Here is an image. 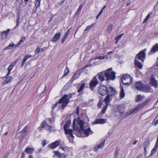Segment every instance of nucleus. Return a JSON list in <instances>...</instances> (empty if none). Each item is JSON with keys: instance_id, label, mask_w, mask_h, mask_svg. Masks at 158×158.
I'll return each mask as SVG.
<instances>
[{"instance_id": "nucleus-1", "label": "nucleus", "mask_w": 158, "mask_h": 158, "mask_svg": "<svg viewBox=\"0 0 158 158\" xmlns=\"http://www.w3.org/2000/svg\"><path fill=\"white\" fill-rule=\"evenodd\" d=\"M77 122L79 126L80 130L81 131H83L84 133L86 135V137L93 133V132L91 131L89 127L85 128V124L83 120L80 119V118H78Z\"/></svg>"}, {"instance_id": "nucleus-2", "label": "nucleus", "mask_w": 158, "mask_h": 158, "mask_svg": "<svg viewBox=\"0 0 158 158\" xmlns=\"http://www.w3.org/2000/svg\"><path fill=\"white\" fill-rule=\"evenodd\" d=\"M71 124V121L69 120L66 122L64 126V130L65 134L69 135L67 137L70 142L73 140L74 137L73 135V130L72 129H69Z\"/></svg>"}, {"instance_id": "nucleus-3", "label": "nucleus", "mask_w": 158, "mask_h": 158, "mask_svg": "<svg viewBox=\"0 0 158 158\" xmlns=\"http://www.w3.org/2000/svg\"><path fill=\"white\" fill-rule=\"evenodd\" d=\"M148 101L147 100H145L142 103L136 107L132 110L128 112L126 114V115L128 116L133 114H135L137 113L140 110L148 104Z\"/></svg>"}, {"instance_id": "nucleus-4", "label": "nucleus", "mask_w": 158, "mask_h": 158, "mask_svg": "<svg viewBox=\"0 0 158 158\" xmlns=\"http://www.w3.org/2000/svg\"><path fill=\"white\" fill-rule=\"evenodd\" d=\"M72 94H70L68 95L65 94L59 101L58 103H62L61 106L63 109L69 103L70 99L72 97Z\"/></svg>"}, {"instance_id": "nucleus-5", "label": "nucleus", "mask_w": 158, "mask_h": 158, "mask_svg": "<svg viewBox=\"0 0 158 158\" xmlns=\"http://www.w3.org/2000/svg\"><path fill=\"white\" fill-rule=\"evenodd\" d=\"M115 73L112 71V68H110L105 71V77L106 80H114L115 78Z\"/></svg>"}, {"instance_id": "nucleus-6", "label": "nucleus", "mask_w": 158, "mask_h": 158, "mask_svg": "<svg viewBox=\"0 0 158 158\" xmlns=\"http://www.w3.org/2000/svg\"><path fill=\"white\" fill-rule=\"evenodd\" d=\"M121 79L123 83L125 85H130L133 81L132 78L130 75L127 74L123 75Z\"/></svg>"}, {"instance_id": "nucleus-7", "label": "nucleus", "mask_w": 158, "mask_h": 158, "mask_svg": "<svg viewBox=\"0 0 158 158\" xmlns=\"http://www.w3.org/2000/svg\"><path fill=\"white\" fill-rule=\"evenodd\" d=\"M146 51V49H144L143 50L140 51L138 54L136 55L135 59H137L139 60H141L142 62L144 60L145 57Z\"/></svg>"}, {"instance_id": "nucleus-8", "label": "nucleus", "mask_w": 158, "mask_h": 158, "mask_svg": "<svg viewBox=\"0 0 158 158\" xmlns=\"http://www.w3.org/2000/svg\"><path fill=\"white\" fill-rule=\"evenodd\" d=\"M98 80L96 77H94L89 84L90 88L92 90H93L96 86L98 84Z\"/></svg>"}, {"instance_id": "nucleus-9", "label": "nucleus", "mask_w": 158, "mask_h": 158, "mask_svg": "<svg viewBox=\"0 0 158 158\" xmlns=\"http://www.w3.org/2000/svg\"><path fill=\"white\" fill-rule=\"evenodd\" d=\"M99 94L102 95H105L107 94V88L105 85H101L98 89Z\"/></svg>"}, {"instance_id": "nucleus-10", "label": "nucleus", "mask_w": 158, "mask_h": 158, "mask_svg": "<svg viewBox=\"0 0 158 158\" xmlns=\"http://www.w3.org/2000/svg\"><path fill=\"white\" fill-rule=\"evenodd\" d=\"M141 91H143L147 92H153V89H152L150 86L148 85L143 84L142 89Z\"/></svg>"}, {"instance_id": "nucleus-11", "label": "nucleus", "mask_w": 158, "mask_h": 158, "mask_svg": "<svg viewBox=\"0 0 158 158\" xmlns=\"http://www.w3.org/2000/svg\"><path fill=\"white\" fill-rule=\"evenodd\" d=\"M150 80V84L155 88L157 87V81L155 79V76L154 75H152L151 76Z\"/></svg>"}, {"instance_id": "nucleus-12", "label": "nucleus", "mask_w": 158, "mask_h": 158, "mask_svg": "<svg viewBox=\"0 0 158 158\" xmlns=\"http://www.w3.org/2000/svg\"><path fill=\"white\" fill-rule=\"evenodd\" d=\"M60 144V142L58 140H57L54 142L48 145L49 148H50L51 149H53L58 146Z\"/></svg>"}, {"instance_id": "nucleus-13", "label": "nucleus", "mask_w": 158, "mask_h": 158, "mask_svg": "<svg viewBox=\"0 0 158 158\" xmlns=\"http://www.w3.org/2000/svg\"><path fill=\"white\" fill-rule=\"evenodd\" d=\"M110 95H114L116 93V91L112 87H109L107 88V94Z\"/></svg>"}, {"instance_id": "nucleus-14", "label": "nucleus", "mask_w": 158, "mask_h": 158, "mask_svg": "<svg viewBox=\"0 0 158 158\" xmlns=\"http://www.w3.org/2000/svg\"><path fill=\"white\" fill-rule=\"evenodd\" d=\"M98 79L101 81L105 80V71L99 73L97 74Z\"/></svg>"}, {"instance_id": "nucleus-15", "label": "nucleus", "mask_w": 158, "mask_h": 158, "mask_svg": "<svg viewBox=\"0 0 158 158\" xmlns=\"http://www.w3.org/2000/svg\"><path fill=\"white\" fill-rule=\"evenodd\" d=\"M55 155L57 156L59 158H65L67 155L64 153H61L58 151H54Z\"/></svg>"}, {"instance_id": "nucleus-16", "label": "nucleus", "mask_w": 158, "mask_h": 158, "mask_svg": "<svg viewBox=\"0 0 158 158\" xmlns=\"http://www.w3.org/2000/svg\"><path fill=\"white\" fill-rule=\"evenodd\" d=\"M10 31V29H8L6 31H2V39H6L7 38Z\"/></svg>"}, {"instance_id": "nucleus-17", "label": "nucleus", "mask_w": 158, "mask_h": 158, "mask_svg": "<svg viewBox=\"0 0 158 158\" xmlns=\"http://www.w3.org/2000/svg\"><path fill=\"white\" fill-rule=\"evenodd\" d=\"M42 127V128L46 127L48 130H50L53 127V126H51L48 125L47 123L46 122L43 121L41 123Z\"/></svg>"}, {"instance_id": "nucleus-18", "label": "nucleus", "mask_w": 158, "mask_h": 158, "mask_svg": "<svg viewBox=\"0 0 158 158\" xmlns=\"http://www.w3.org/2000/svg\"><path fill=\"white\" fill-rule=\"evenodd\" d=\"M106 122V121L103 118H98L96 119L94 122V124H104Z\"/></svg>"}, {"instance_id": "nucleus-19", "label": "nucleus", "mask_w": 158, "mask_h": 158, "mask_svg": "<svg viewBox=\"0 0 158 158\" xmlns=\"http://www.w3.org/2000/svg\"><path fill=\"white\" fill-rule=\"evenodd\" d=\"M143 84L140 81H138L135 83V86L137 89L139 90H141Z\"/></svg>"}, {"instance_id": "nucleus-20", "label": "nucleus", "mask_w": 158, "mask_h": 158, "mask_svg": "<svg viewBox=\"0 0 158 158\" xmlns=\"http://www.w3.org/2000/svg\"><path fill=\"white\" fill-rule=\"evenodd\" d=\"M60 33L56 34L54 37L52 39V41L53 43H55L56 42L60 39Z\"/></svg>"}, {"instance_id": "nucleus-21", "label": "nucleus", "mask_w": 158, "mask_h": 158, "mask_svg": "<svg viewBox=\"0 0 158 158\" xmlns=\"http://www.w3.org/2000/svg\"><path fill=\"white\" fill-rule=\"evenodd\" d=\"M34 151V149L31 148H26L25 150V152L28 154H32Z\"/></svg>"}, {"instance_id": "nucleus-22", "label": "nucleus", "mask_w": 158, "mask_h": 158, "mask_svg": "<svg viewBox=\"0 0 158 158\" xmlns=\"http://www.w3.org/2000/svg\"><path fill=\"white\" fill-rule=\"evenodd\" d=\"M135 64L136 66L139 69H141L142 68L143 65H142L141 63L135 59Z\"/></svg>"}, {"instance_id": "nucleus-23", "label": "nucleus", "mask_w": 158, "mask_h": 158, "mask_svg": "<svg viewBox=\"0 0 158 158\" xmlns=\"http://www.w3.org/2000/svg\"><path fill=\"white\" fill-rule=\"evenodd\" d=\"M120 88L121 90L120 94V96L121 98H123L124 97L125 94L123 86H122L121 85H120Z\"/></svg>"}, {"instance_id": "nucleus-24", "label": "nucleus", "mask_w": 158, "mask_h": 158, "mask_svg": "<svg viewBox=\"0 0 158 158\" xmlns=\"http://www.w3.org/2000/svg\"><path fill=\"white\" fill-rule=\"evenodd\" d=\"M80 84H81V86L78 90L77 92L78 93H80L81 92L84 88L85 85V83H82V81L81 82Z\"/></svg>"}, {"instance_id": "nucleus-25", "label": "nucleus", "mask_w": 158, "mask_h": 158, "mask_svg": "<svg viewBox=\"0 0 158 158\" xmlns=\"http://www.w3.org/2000/svg\"><path fill=\"white\" fill-rule=\"evenodd\" d=\"M158 51V44H156L154 45L151 50V52H156Z\"/></svg>"}, {"instance_id": "nucleus-26", "label": "nucleus", "mask_w": 158, "mask_h": 158, "mask_svg": "<svg viewBox=\"0 0 158 158\" xmlns=\"http://www.w3.org/2000/svg\"><path fill=\"white\" fill-rule=\"evenodd\" d=\"M13 80V78L10 77L9 76L6 77V80L3 82L4 84H6L8 83L11 82Z\"/></svg>"}, {"instance_id": "nucleus-27", "label": "nucleus", "mask_w": 158, "mask_h": 158, "mask_svg": "<svg viewBox=\"0 0 158 158\" xmlns=\"http://www.w3.org/2000/svg\"><path fill=\"white\" fill-rule=\"evenodd\" d=\"M110 96L111 95H110V94L107 95L106 97L104 99V101L106 102V104L109 105V103L110 101Z\"/></svg>"}, {"instance_id": "nucleus-28", "label": "nucleus", "mask_w": 158, "mask_h": 158, "mask_svg": "<svg viewBox=\"0 0 158 158\" xmlns=\"http://www.w3.org/2000/svg\"><path fill=\"white\" fill-rule=\"evenodd\" d=\"M152 14V12H150L148 13V15L146 16L144 20L143 23H144L146 22L148 19L149 18L150 16Z\"/></svg>"}, {"instance_id": "nucleus-29", "label": "nucleus", "mask_w": 158, "mask_h": 158, "mask_svg": "<svg viewBox=\"0 0 158 158\" xmlns=\"http://www.w3.org/2000/svg\"><path fill=\"white\" fill-rule=\"evenodd\" d=\"M152 14V12H150L148 13V15L146 16L144 20L143 23H144L146 22L148 19L149 18L150 16Z\"/></svg>"}, {"instance_id": "nucleus-30", "label": "nucleus", "mask_w": 158, "mask_h": 158, "mask_svg": "<svg viewBox=\"0 0 158 158\" xmlns=\"http://www.w3.org/2000/svg\"><path fill=\"white\" fill-rule=\"evenodd\" d=\"M40 5V2H35V6L34 7L33 10V12L34 13L36 11L37 8Z\"/></svg>"}, {"instance_id": "nucleus-31", "label": "nucleus", "mask_w": 158, "mask_h": 158, "mask_svg": "<svg viewBox=\"0 0 158 158\" xmlns=\"http://www.w3.org/2000/svg\"><path fill=\"white\" fill-rule=\"evenodd\" d=\"M80 74L76 72L72 78V81H74L76 79H77L80 76Z\"/></svg>"}, {"instance_id": "nucleus-32", "label": "nucleus", "mask_w": 158, "mask_h": 158, "mask_svg": "<svg viewBox=\"0 0 158 158\" xmlns=\"http://www.w3.org/2000/svg\"><path fill=\"white\" fill-rule=\"evenodd\" d=\"M113 27L114 26L112 24H110L109 25L107 30L108 33H110L111 32Z\"/></svg>"}, {"instance_id": "nucleus-33", "label": "nucleus", "mask_w": 158, "mask_h": 158, "mask_svg": "<svg viewBox=\"0 0 158 158\" xmlns=\"http://www.w3.org/2000/svg\"><path fill=\"white\" fill-rule=\"evenodd\" d=\"M20 19V18L19 15H18L17 18L16 20V26L13 28L14 29H16V27H18L19 25V21Z\"/></svg>"}, {"instance_id": "nucleus-34", "label": "nucleus", "mask_w": 158, "mask_h": 158, "mask_svg": "<svg viewBox=\"0 0 158 158\" xmlns=\"http://www.w3.org/2000/svg\"><path fill=\"white\" fill-rule=\"evenodd\" d=\"M108 58V56L107 55H105L103 56H97L95 58V60H96L97 59H99V60L103 59L105 58L107 59Z\"/></svg>"}, {"instance_id": "nucleus-35", "label": "nucleus", "mask_w": 158, "mask_h": 158, "mask_svg": "<svg viewBox=\"0 0 158 158\" xmlns=\"http://www.w3.org/2000/svg\"><path fill=\"white\" fill-rule=\"evenodd\" d=\"M83 6V5L81 4L80 5L79 7H78L76 13V15L77 14H79L81 9Z\"/></svg>"}, {"instance_id": "nucleus-36", "label": "nucleus", "mask_w": 158, "mask_h": 158, "mask_svg": "<svg viewBox=\"0 0 158 158\" xmlns=\"http://www.w3.org/2000/svg\"><path fill=\"white\" fill-rule=\"evenodd\" d=\"M148 141H146L144 143L143 148L145 153L146 152V148L148 145Z\"/></svg>"}, {"instance_id": "nucleus-37", "label": "nucleus", "mask_w": 158, "mask_h": 158, "mask_svg": "<svg viewBox=\"0 0 158 158\" xmlns=\"http://www.w3.org/2000/svg\"><path fill=\"white\" fill-rule=\"evenodd\" d=\"M26 39V37H22L20 39L19 43L18 44H20L23 43Z\"/></svg>"}, {"instance_id": "nucleus-38", "label": "nucleus", "mask_w": 158, "mask_h": 158, "mask_svg": "<svg viewBox=\"0 0 158 158\" xmlns=\"http://www.w3.org/2000/svg\"><path fill=\"white\" fill-rule=\"evenodd\" d=\"M157 148H158V147H156V146H154V147L153 148V149L152 150L151 152V153L150 155L149 156H150L151 155H152L155 152Z\"/></svg>"}, {"instance_id": "nucleus-39", "label": "nucleus", "mask_w": 158, "mask_h": 158, "mask_svg": "<svg viewBox=\"0 0 158 158\" xmlns=\"http://www.w3.org/2000/svg\"><path fill=\"white\" fill-rule=\"evenodd\" d=\"M69 69L67 67H66L64 70V73L63 76H65L67 75L69 73Z\"/></svg>"}, {"instance_id": "nucleus-40", "label": "nucleus", "mask_w": 158, "mask_h": 158, "mask_svg": "<svg viewBox=\"0 0 158 158\" xmlns=\"http://www.w3.org/2000/svg\"><path fill=\"white\" fill-rule=\"evenodd\" d=\"M15 45L14 44L11 43H10L7 47V48L8 49H11Z\"/></svg>"}, {"instance_id": "nucleus-41", "label": "nucleus", "mask_w": 158, "mask_h": 158, "mask_svg": "<svg viewBox=\"0 0 158 158\" xmlns=\"http://www.w3.org/2000/svg\"><path fill=\"white\" fill-rule=\"evenodd\" d=\"M108 105H108L107 104H107H106V105L104 107L102 110V113L103 114H104L105 113L106 110L107 109Z\"/></svg>"}, {"instance_id": "nucleus-42", "label": "nucleus", "mask_w": 158, "mask_h": 158, "mask_svg": "<svg viewBox=\"0 0 158 158\" xmlns=\"http://www.w3.org/2000/svg\"><path fill=\"white\" fill-rule=\"evenodd\" d=\"M105 140H104L100 144H99L98 145L99 148H102L104 145Z\"/></svg>"}, {"instance_id": "nucleus-43", "label": "nucleus", "mask_w": 158, "mask_h": 158, "mask_svg": "<svg viewBox=\"0 0 158 158\" xmlns=\"http://www.w3.org/2000/svg\"><path fill=\"white\" fill-rule=\"evenodd\" d=\"M94 24L88 26L84 30V31H86L89 30L94 25Z\"/></svg>"}, {"instance_id": "nucleus-44", "label": "nucleus", "mask_w": 158, "mask_h": 158, "mask_svg": "<svg viewBox=\"0 0 158 158\" xmlns=\"http://www.w3.org/2000/svg\"><path fill=\"white\" fill-rule=\"evenodd\" d=\"M28 129V127L27 126H25L24 128L21 131V133H26L27 129Z\"/></svg>"}, {"instance_id": "nucleus-45", "label": "nucleus", "mask_w": 158, "mask_h": 158, "mask_svg": "<svg viewBox=\"0 0 158 158\" xmlns=\"http://www.w3.org/2000/svg\"><path fill=\"white\" fill-rule=\"evenodd\" d=\"M123 35V34H122L118 35L115 38V39L117 40V41H118L119 40L121 39V38Z\"/></svg>"}, {"instance_id": "nucleus-46", "label": "nucleus", "mask_w": 158, "mask_h": 158, "mask_svg": "<svg viewBox=\"0 0 158 158\" xmlns=\"http://www.w3.org/2000/svg\"><path fill=\"white\" fill-rule=\"evenodd\" d=\"M158 124V119L156 120L155 119H154L152 123V124H154L155 126H156Z\"/></svg>"}, {"instance_id": "nucleus-47", "label": "nucleus", "mask_w": 158, "mask_h": 158, "mask_svg": "<svg viewBox=\"0 0 158 158\" xmlns=\"http://www.w3.org/2000/svg\"><path fill=\"white\" fill-rule=\"evenodd\" d=\"M73 129L74 130H77V129H78V127H76L75 126V120H74L73 122Z\"/></svg>"}, {"instance_id": "nucleus-48", "label": "nucleus", "mask_w": 158, "mask_h": 158, "mask_svg": "<svg viewBox=\"0 0 158 158\" xmlns=\"http://www.w3.org/2000/svg\"><path fill=\"white\" fill-rule=\"evenodd\" d=\"M13 68L12 65L11 64H10L8 66L7 69L8 71L10 72Z\"/></svg>"}, {"instance_id": "nucleus-49", "label": "nucleus", "mask_w": 158, "mask_h": 158, "mask_svg": "<svg viewBox=\"0 0 158 158\" xmlns=\"http://www.w3.org/2000/svg\"><path fill=\"white\" fill-rule=\"evenodd\" d=\"M141 99V95H137V96L136 101L138 102Z\"/></svg>"}, {"instance_id": "nucleus-50", "label": "nucleus", "mask_w": 158, "mask_h": 158, "mask_svg": "<svg viewBox=\"0 0 158 158\" xmlns=\"http://www.w3.org/2000/svg\"><path fill=\"white\" fill-rule=\"evenodd\" d=\"M79 107L77 106V107L76 110V113L77 115H78L79 114Z\"/></svg>"}, {"instance_id": "nucleus-51", "label": "nucleus", "mask_w": 158, "mask_h": 158, "mask_svg": "<svg viewBox=\"0 0 158 158\" xmlns=\"http://www.w3.org/2000/svg\"><path fill=\"white\" fill-rule=\"evenodd\" d=\"M38 53H39L40 52H41L43 51V50L42 49H39V48H37L36 49V51H38Z\"/></svg>"}, {"instance_id": "nucleus-52", "label": "nucleus", "mask_w": 158, "mask_h": 158, "mask_svg": "<svg viewBox=\"0 0 158 158\" xmlns=\"http://www.w3.org/2000/svg\"><path fill=\"white\" fill-rule=\"evenodd\" d=\"M42 144L43 146H44L46 144L45 141L44 140L42 142Z\"/></svg>"}, {"instance_id": "nucleus-53", "label": "nucleus", "mask_w": 158, "mask_h": 158, "mask_svg": "<svg viewBox=\"0 0 158 158\" xmlns=\"http://www.w3.org/2000/svg\"><path fill=\"white\" fill-rule=\"evenodd\" d=\"M21 133L22 137L23 138H24L26 136V133L24 132Z\"/></svg>"}, {"instance_id": "nucleus-54", "label": "nucleus", "mask_w": 158, "mask_h": 158, "mask_svg": "<svg viewBox=\"0 0 158 158\" xmlns=\"http://www.w3.org/2000/svg\"><path fill=\"white\" fill-rule=\"evenodd\" d=\"M118 111L121 113L122 114H123L124 111L123 110H120V109H119V107H118Z\"/></svg>"}, {"instance_id": "nucleus-55", "label": "nucleus", "mask_w": 158, "mask_h": 158, "mask_svg": "<svg viewBox=\"0 0 158 158\" xmlns=\"http://www.w3.org/2000/svg\"><path fill=\"white\" fill-rule=\"evenodd\" d=\"M25 156V153L24 152H23L22 153V154L20 158H24Z\"/></svg>"}, {"instance_id": "nucleus-56", "label": "nucleus", "mask_w": 158, "mask_h": 158, "mask_svg": "<svg viewBox=\"0 0 158 158\" xmlns=\"http://www.w3.org/2000/svg\"><path fill=\"white\" fill-rule=\"evenodd\" d=\"M102 14V12H100L96 16V19H98V18L99 16L101 15Z\"/></svg>"}, {"instance_id": "nucleus-57", "label": "nucleus", "mask_w": 158, "mask_h": 158, "mask_svg": "<svg viewBox=\"0 0 158 158\" xmlns=\"http://www.w3.org/2000/svg\"><path fill=\"white\" fill-rule=\"evenodd\" d=\"M69 35V34L66 32L65 34H64V37L66 39L68 37Z\"/></svg>"}, {"instance_id": "nucleus-58", "label": "nucleus", "mask_w": 158, "mask_h": 158, "mask_svg": "<svg viewBox=\"0 0 158 158\" xmlns=\"http://www.w3.org/2000/svg\"><path fill=\"white\" fill-rule=\"evenodd\" d=\"M46 122H51L52 121V119L50 118H47L46 119Z\"/></svg>"}, {"instance_id": "nucleus-59", "label": "nucleus", "mask_w": 158, "mask_h": 158, "mask_svg": "<svg viewBox=\"0 0 158 158\" xmlns=\"http://www.w3.org/2000/svg\"><path fill=\"white\" fill-rule=\"evenodd\" d=\"M118 151H119L118 150L117 148H116V150H115L114 153L116 156L118 154Z\"/></svg>"}, {"instance_id": "nucleus-60", "label": "nucleus", "mask_w": 158, "mask_h": 158, "mask_svg": "<svg viewBox=\"0 0 158 158\" xmlns=\"http://www.w3.org/2000/svg\"><path fill=\"white\" fill-rule=\"evenodd\" d=\"M155 146H156L157 147H158V137L157 138V139Z\"/></svg>"}, {"instance_id": "nucleus-61", "label": "nucleus", "mask_w": 158, "mask_h": 158, "mask_svg": "<svg viewBox=\"0 0 158 158\" xmlns=\"http://www.w3.org/2000/svg\"><path fill=\"white\" fill-rule=\"evenodd\" d=\"M98 148H98V147L97 146H96L94 148V150L95 151H96L98 149Z\"/></svg>"}, {"instance_id": "nucleus-62", "label": "nucleus", "mask_w": 158, "mask_h": 158, "mask_svg": "<svg viewBox=\"0 0 158 158\" xmlns=\"http://www.w3.org/2000/svg\"><path fill=\"white\" fill-rule=\"evenodd\" d=\"M66 38L63 37V39H62V40L61 41V42L63 43H64V41H65V40H66Z\"/></svg>"}, {"instance_id": "nucleus-63", "label": "nucleus", "mask_w": 158, "mask_h": 158, "mask_svg": "<svg viewBox=\"0 0 158 158\" xmlns=\"http://www.w3.org/2000/svg\"><path fill=\"white\" fill-rule=\"evenodd\" d=\"M25 62H26V61L23 60V61H22V64H21V67H22L24 65Z\"/></svg>"}, {"instance_id": "nucleus-64", "label": "nucleus", "mask_w": 158, "mask_h": 158, "mask_svg": "<svg viewBox=\"0 0 158 158\" xmlns=\"http://www.w3.org/2000/svg\"><path fill=\"white\" fill-rule=\"evenodd\" d=\"M25 56L27 58V59L30 58L31 56L30 54H27Z\"/></svg>"}]
</instances>
